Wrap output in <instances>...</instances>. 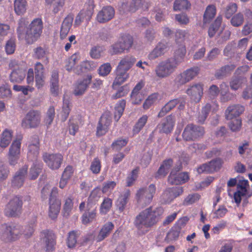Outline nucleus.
Masks as SVG:
<instances>
[{"label": "nucleus", "mask_w": 252, "mask_h": 252, "mask_svg": "<svg viewBox=\"0 0 252 252\" xmlns=\"http://www.w3.org/2000/svg\"><path fill=\"white\" fill-rule=\"evenodd\" d=\"M41 113L37 110H30L25 115L21 122V126L24 129L36 128L41 124Z\"/></svg>", "instance_id": "39448f33"}, {"label": "nucleus", "mask_w": 252, "mask_h": 252, "mask_svg": "<svg viewBox=\"0 0 252 252\" xmlns=\"http://www.w3.org/2000/svg\"><path fill=\"white\" fill-rule=\"evenodd\" d=\"M125 106L126 101L124 99L121 100L116 104L114 111V119L116 121H118L122 116Z\"/></svg>", "instance_id": "a19ab883"}, {"label": "nucleus", "mask_w": 252, "mask_h": 252, "mask_svg": "<svg viewBox=\"0 0 252 252\" xmlns=\"http://www.w3.org/2000/svg\"><path fill=\"white\" fill-rule=\"evenodd\" d=\"M57 189L54 188L50 193L48 215L52 219L57 218L61 209V202L57 198Z\"/></svg>", "instance_id": "9b49d317"}, {"label": "nucleus", "mask_w": 252, "mask_h": 252, "mask_svg": "<svg viewBox=\"0 0 252 252\" xmlns=\"http://www.w3.org/2000/svg\"><path fill=\"white\" fill-rule=\"evenodd\" d=\"M150 5L148 0H131L129 4L128 10L133 12L139 9L146 10L148 9Z\"/></svg>", "instance_id": "cd10ccee"}, {"label": "nucleus", "mask_w": 252, "mask_h": 252, "mask_svg": "<svg viewBox=\"0 0 252 252\" xmlns=\"http://www.w3.org/2000/svg\"><path fill=\"white\" fill-rule=\"evenodd\" d=\"M9 66L13 69L9 75L10 81L13 83H20L25 79L26 70L22 66H19L15 61L11 62Z\"/></svg>", "instance_id": "f8f14e48"}, {"label": "nucleus", "mask_w": 252, "mask_h": 252, "mask_svg": "<svg viewBox=\"0 0 252 252\" xmlns=\"http://www.w3.org/2000/svg\"><path fill=\"white\" fill-rule=\"evenodd\" d=\"M96 66L95 63L93 62L84 61L82 62L80 65L77 66L74 68V72L78 74H81L82 73L86 72L94 69Z\"/></svg>", "instance_id": "72a5a7b5"}, {"label": "nucleus", "mask_w": 252, "mask_h": 252, "mask_svg": "<svg viewBox=\"0 0 252 252\" xmlns=\"http://www.w3.org/2000/svg\"><path fill=\"white\" fill-rule=\"evenodd\" d=\"M164 210L162 207L153 209L150 207L136 216L133 224L139 233L144 235L155 226L162 218Z\"/></svg>", "instance_id": "f257e3e1"}, {"label": "nucleus", "mask_w": 252, "mask_h": 252, "mask_svg": "<svg viewBox=\"0 0 252 252\" xmlns=\"http://www.w3.org/2000/svg\"><path fill=\"white\" fill-rule=\"evenodd\" d=\"M175 122V117L172 115H168L165 120L158 125V128L160 133H169L171 132Z\"/></svg>", "instance_id": "a211bd4d"}, {"label": "nucleus", "mask_w": 252, "mask_h": 252, "mask_svg": "<svg viewBox=\"0 0 252 252\" xmlns=\"http://www.w3.org/2000/svg\"><path fill=\"white\" fill-rule=\"evenodd\" d=\"M236 67V65L234 63H230L222 66L216 71L215 76L217 79H223L230 75Z\"/></svg>", "instance_id": "393cba45"}, {"label": "nucleus", "mask_w": 252, "mask_h": 252, "mask_svg": "<svg viewBox=\"0 0 252 252\" xmlns=\"http://www.w3.org/2000/svg\"><path fill=\"white\" fill-rule=\"evenodd\" d=\"M203 85L200 83L194 84L187 91L186 93L195 102H199L203 94Z\"/></svg>", "instance_id": "aec40b11"}, {"label": "nucleus", "mask_w": 252, "mask_h": 252, "mask_svg": "<svg viewBox=\"0 0 252 252\" xmlns=\"http://www.w3.org/2000/svg\"><path fill=\"white\" fill-rule=\"evenodd\" d=\"M70 111V102L68 99H63L62 111L61 113V120L64 122L67 119Z\"/></svg>", "instance_id": "a18cd8bd"}, {"label": "nucleus", "mask_w": 252, "mask_h": 252, "mask_svg": "<svg viewBox=\"0 0 252 252\" xmlns=\"http://www.w3.org/2000/svg\"><path fill=\"white\" fill-rule=\"evenodd\" d=\"M73 207L72 200L70 198H67L65 201V203L63 207V216L65 218H67Z\"/></svg>", "instance_id": "bf43d9fd"}, {"label": "nucleus", "mask_w": 252, "mask_h": 252, "mask_svg": "<svg viewBox=\"0 0 252 252\" xmlns=\"http://www.w3.org/2000/svg\"><path fill=\"white\" fill-rule=\"evenodd\" d=\"M174 199L172 195V192L169 188H167L162 193L160 197V201L161 204H169Z\"/></svg>", "instance_id": "de8ad7c7"}, {"label": "nucleus", "mask_w": 252, "mask_h": 252, "mask_svg": "<svg viewBox=\"0 0 252 252\" xmlns=\"http://www.w3.org/2000/svg\"><path fill=\"white\" fill-rule=\"evenodd\" d=\"M128 71L125 70L122 68L117 67L116 69V77L113 83L112 87L116 89L117 86H120L125 82L129 77Z\"/></svg>", "instance_id": "b1692460"}, {"label": "nucleus", "mask_w": 252, "mask_h": 252, "mask_svg": "<svg viewBox=\"0 0 252 252\" xmlns=\"http://www.w3.org/2000/svg\"><path fill=\"white\" fill-rule=\"evenodd\" d=\"M216 13V7L214 5H210L207 7L203 16V22L208 23L214 17Z\"/></svg>", "instance_id": "58836bf2"}, {"label": "nucleus", "mask_w": 252, "mask_h": 252, "mask_svg": "<svg viewBox=\"0 0 252 252\" xmlns=\"http://www.w3.org/2000/svg\"><path fill=\"white\" fill-rule=\"evenodd\" d=\"M23 201L21 197L15 196L6 204L4 213L9 217H16L21 213Z\"/></svg>", "instance_id": "6e6552de"}, {"label": "nucleus", "mask_w": 252, "mask_h": 252, "mask_svg": "<svg viewBox=\"0 0 252 252\" xmlns=\"http://www.w3.org/2000/svg\"><path fill=\"white\" fill-rule=\"evenodd\" d=\"M50 84L51 92L52 94L57 95L59 90V75L58 72L56 70L52 72Z\"/></svg>", "instance_id": "4c0bfd02"}, {"label": "nucleus", "mask_w": 252, "mask_h": 252, "mask_svg": "<svg viewBox=\"0 0 252 252\" xmlns=\"http://www.w3.org/2000/svg\"><path fill=\"white\" fill-rule=\"evenodd\" d=\"M40 236L45 243L46 252H50L55 250L56 236L52 231L44 230L41 232Z\"/></svg>", "instance_id": "4468645a"}, {"label": "nucleus", "mask_w": 252, "mask_h": 252, "mask_svg": "<svg viewBox=\"0 0 252 252\" xmlns=\"http://www.w3.org/2000/svg\"><path fill=\"white\" fill-rule=\"evenodd\" d=\"M3 227V231L0 236V239L5 242L16 240L22 233V227L18 224H5Z\"/></svg>", "instance_id": "0eeeda50"}, {"label": "nucleus", "mask_w": 252, "mask_h": 252, "mask_svg": "<svg viewBox=\"0 0 252 252\" xmlns=\"http://www.w3.org/2000/svg\"><path fill=\"white\" fill-rule=\"evenodd\" d=\"M27 5L26 0H15L14 10L18 15H22L26 11Z\"/></svg>", "instance_id": "37998d69"}, {"label": "nucleus", "mask_w": 252, "mask_h": 252, "mask_svg": "<svg viewBox=\"0 0 252 252\" xmlns=\"http://www.w3.org/2000/svg\"><path fill=\"white\" fill-rule=\"evenodd\" d=\"M92 80V76L88 74L82 80H78L74 84L73 93L75 95L79 96L83 94L91 84Z\"/></svg>", "instance_id": "dca6fc26"}, {"label": "nucleus", "mask_w": 252, "mask_h": 252, "mask_svg": "<svg viewBox=\"0 0 252 252\" xmlns=\"http://www.w3.org/2000/svg\"><path fill=\"white\" fill-rule=\"evenodd\" d=\"M221 166V160L220 158H217L200 165L197 168V171L199 174L211 173L219 170Z\"/></svg>", "instance_id": "2eb2a0df"}, {"label": "nucleus", "mask_w": 252, "mask_h": 252, "mask_svg": "<svg viewBox=\"0 0 252 252\" xmlns=\"http://www.w3.org/2000/svg\"><path fill=\"white\" fill-rule=\"evenodd\" d=\"M39 145L29 144L28 147V158L29 160H35L39 154Z\"/></svg>", "instance_id": "79ce46f5"}, {"label": "nucleus", "mask_w": 252, "mask_h": 252, "mask_svg": "<svg viewBox=\"0 0 252 252\" xmlns=\"http://www.w3.org/2000/svg\"><path fill=\"white\" fill-rule=\"evenodd\" d=\"M28 166L24 165L15 172L11 180V186L19 189L22 187L28 174Z\"/></svg>", "instance_id": "ddd939ff"}, {"label": "nucleus", "mask_w": 252, "mask_h": 252, "mask_svg": "<svg viewBox=\"0 0 252 252\" xmlns=\"http://www.w3.org/2000/svg\"><path fill=\"white\" fill-rule=\"evenodd\" d=\"M95 216L96 212H94V210H92L91 212L86 211L82 217L83 223L86 224L92 222Z\"/></svg>", "instance_id": "052dcab7"}, {"label": "nucleus", "mask_w": 252, "mask_h": 252, "mask_svg": "<svg viewBox=\"0 0 252 252\" xmlns=\"http://www.w3.org/2000/svg\"><path fill=\"white\" fill-rule=\"evenodd\" d=\"M43 23L41 19H34L30 24L24 18L20 19L17 29L18 37L25 39L29 44L35 42L40 36L42 32Z\"/></svg>", "instance_id": "f03ea898"}, {"label": "nucleus", "mask_w": 252, "mask_h": 252, "mask_svg": "<svg viewBox=\"0 0 252 252\" xmlns=\"http://www.w3.org/2000/svg\"><path fill=\"white\" fill-rule=\"evenodd\" d=\"M189 179L188 172L180 173L175 175H169L168 178V182L171 185H180L187 182Z\"/></svg>", "instance_id": "bb28decb"}, {"label": "nucleus", "mask_w": 252, "mask_h": 252, "mask_svg": "<svg viewBox=\"0 0 252 252\" xmlns=\"http://www.w3.org/2000/svg\"><path fill=\"white\" fill-rule=\"evenodd\" d=\"M9 174V170L7 166L0 160V183L5 180Z\"/></svg>", "instance_id": "6e6d98bb"}, {"label": "nucleus", "mask_w": 252, "mask_h": 252, "mask_svg": "<svg viewBox=\"0 0 252 252\" xmlns=\"http://www.w3.org/2000/svg\"><path fill=\"white\" fill-rule=\"evenodd\" d=\"M237 10V5L236 3L232 2L230 3L226 7L224 11L225 17L227 19H229L232 17Z\"/></svg>", "instance_id": "13d9d810"}, {"label": "nucleus", "mask_w": 252, "mask_h": 252, "mask_svg": "<svg viewBox=\"0 0 252 252\" xmlns=\"http://www.w3.org/2000/svg\"><path fill=\"white\" fill-rule=\"evenodd\" d=\"M244 21L243 14L238 13L232 17L230 22L231 25L236 27L241 26Z\"/></svg>", "instance_id": "4d7b16f0"}, {"label": "nucleus", "mask_w": 252, "mask_h": 252, "mask_svg": "<svg viewBox=\"0 0 252 252\" xmlns=\"http://www.w3.org/2000/svg\"><path fill=\"white\" fill-rule=\"evenodd\" d=\"M229 123L228 126L231 130L233 132L238 131L240 130L242 126V121L240 119L231 120Z\"/></svg>", "instance_id": "69168bd1"}, {"label": "nucleus", "mask_w": 252, "mask_h": 252, "mask_svg": "<svg viewBox=\"0 0 252 252\" xmlns=\"http://www.w3.org/2000/svg\"><path fill=\"white\" fill-rule=\"evenodd\" d=\"M147 120L148 117L147 115H143L140 118L133 128L134 133H139L146 124Z\"/></svg>", "instance_id": "8fccbe9b"}, {"label": "nucleus", "mask_w": 252, "mask_h": 252, "mask_svg": "<svg viewBox=\"0 0 252 252\" xmlns=\"http://www.w3.org/2000/svg\"><path fill=\"white\" fill-rule=\"evenodd\" d=\"M114 9L110 6H108L104 7L98 13L96 19L99 23H104L111 20L114 17Z\"/></svg>", "instance_id": "6ab92c4d"}, {"label": "nucleus", "mask_w": 252, "mask_h": 252, "mask_svg": "<svg viewBox=\"0 0 252 252\" xmlns=\"http://www.w3.org/2000/svg\"><path fill=\"white\" fill-rule=\"evenodd\" d=\"M245 78L243 76L233 75L229 82V86L231 90L237 91L241 88Z\"/></svg>", "instance_id": "c9c22d12"}, {"label": "nucleus", "mask_w": 252, "mask_h": 252, "mask_svg": "<svg viewBox=\"0 0 252 252\" xmlns=\"http://www.w3.org/2000/svg\"><path fill=\"white\" fill-rule=\"evenodd\" d=\"M200 195L197 193L189 194L184 199L183 204L185 206L191 205L199 199Z\"/></svg>", "instance_id": "0e129e2a"}, {"label": "nucleus", "mask_w": 252, "mask_h": 252, "mask_svg": "<svg viewBox=\"0 0 252 252\" xmlns=\"http://www.w3.org/2000/svg\"><path fill=\"white\" fill-rule=\"evenodd\" d=\"M178 67V63L174 60L167 59L160 62L156 66L154 71L159 78H165L173 74Z\"/></svg>", "instance_id": "7ed1b4c3"}, {"label": "nucleus", "mask_w": 252, "mask_h": 252, "mask_svg": "<svg viewBox=\"0 0 252 252\" xmlns=\"http://www.w3.org/2000/svg\"><path fill=\"white\" fill-rule=\"evenodd\" d=\"M48 4L52 5V11L54 14L58 13L63 8L65 0H45Z\"/></svg>", "instance_id": "ea45409f"}, {"label": "nucleus", "mask_w": 252, "mask_h": 252, "mask_svg": "<svg viewBox=\"0 0 252 252\" xmlns=\"http://www.w3.org/2000/svg\"><path fill=\"white\" fill-rule=\"evenodd\" d=\"M189 82L193 80L199 73V68L194 66L184 71Z\"/></svg>", "instance_id": "603ef678"}, {"label": "nucleus", "mask_w": 252, "mask_h": 252, "mask_svg": "<svg viewBox=\"0 0 252 252\" xmlns=\"http://www.w3.org/2000/svg\"><path fill=\"white\" fill-rule=\"evenodd\" d=\"M211 109V104L209 103L206 104L202 108L200 112L198 113L197 118V122L200 124H204L210 112Z\"/></svg>", "instance_id": "e433bc0d"}, {"label": "nucleus", "mask_w": 252, "mask_h": 252, "mask_svg": "<svg viewBox=\"0 0 252 252\" xmlns=\"http://www.w3.org/2000/svg\"><path fill=\"white\" fill-rule=\"evenodd\" d=\"M204 133L205 130L203 126L190 124L185 127L182 136L186 141H194L202 137Z\"/></svg>", "instance_id": "1a4fd4ad"}, {"label": "nucleus", "mask_w": 252, "mask_h": 252, "mask_svg": "<svg viewBox=\"0 0 252 252\" xmlns=\"http://www.w3.org/2000/svg\"><path fill=\"white\" fill-rule=\"evenodd\" d=\"M186 54V49L184 47H181L176 50L175 52V55L173 58H170V59L174 60L178 63V66L182 63L184 60Z\"/></svg>", "instance_id": "3c124183"}, {"label": "nucleus", "mask_w": 252, "mask_h": 252, "mask_svg": "<svg viewBox=\"0 0 252 252\" xmlns=\"http://www.w3.org/2000/svg\"><path fill=\"white\" fill-rule=\"evenodd\" d=\"M130 195V192L129 190L127 189L122 193L117 199L116 202V206L120 213L124 211L129 200Z\"/></svg>", "instance_id": "a878e982"}, {"label": "nucleus", "mask_w": 252, "mask_h": 252, "mask_svg": "<svg viewBox=\"0 0 252 252\" xmlns=\"http://www.w3.org/2000/svg\"><path fill=\"white\" fill-rule=\"evenodd\" d=\"M112 200L109 198L104 199L100 206V212L103 214H106L112 207Z\"/></svg>", "instance_id": "338daca9"}, {"label": "nucleus", "mask_w": 252, "mask_h": 252, "mask_svg": "<svg viewBox=\"0 0 252 252\" xmlns=\"http://www.w3.org/2000/svg\"><path fill=\"white\" fill-rule=\"evenodd\" d=\"M114 227V224L111 222H108L105 224L100 230L96 237V239L97 242H100L108 237L110 235Z\"/></svg>", "instance_id": "2f4dec72"}, {"label": "nucleus", "mask_w": 252, "mask_h": 252, "mask_svg": "<svg viewBox=\"0 0 252 252\" xmlns=\"http://www.w3.org/2000/svg\"><path fill=\"white\" fill-rule=\"evenodd\" d=\"M81 235L79 230H72L69 231L67 235L66 243L67 246L70 249L74 248L77 243V240Z\"/></svg>", "instance_id": "c756f323"}, {"label": "nucleus", "mask_w": 252, "mask_h": 252, "mask_svg": "<svg viewBox=\"0 0 252 252\" xmlns=\"http://www.w3.org/2000/svg\"><path fill=\"white\" fill-rule=\"evenodd\" d=\"M21 142L20 140H14L11 145L8 153L19 156L20 153Z\"/></svg>", "instance_id": "680f3d73"}, {"label": "nucleus", "mask_w": 252, "mask_h": 252, "mask_svg": "<svg viewBox=\"0 0 252 252\" xmlns=\"http://www.w3.org/2000/svg\"><path fill=\"white\" fill-rule=\"evenodd\" d=\"M189 81L187 80L184 71L176 75L174 80L175 85L178 88L187 84Z\"/></svg>", "instance_id": "864d4df0"}, {"label": "nucleus", "mask_w": 252, "mask_h": 252, "mask_svg": "<svg viewBox=\"0 0 252 252\" xmlns=\"http://www.w3.org/2000/svg\"><path fill=\"white\" fill-rule=\"evenodd\" d=\"M167 48L166 42H159L154 49L149 54L148 58L151 61L155 60L163 55Z\"/></svg>", "instance_id": "5701e85b"}, {"label": "nucleus", "mask_w": 252, "mask_h": 252, "mask_svg": "<svg viewBox=\"0 0 252 252\" xmlns=\"http://www.w3.org/2000/svg\"><path fill=\"white\" fill-rule=\"evenodd\" d=\"M42 159L50 169L55 170L61 167L63 157L60 153L51 154L45 152L42 155Z\"/></svg>", "instance_id": "9d476101"}, {"label": "nucleus", "mask_w": 252, "mask_h": 252, "mask_svg": "<svg viewBox=\"0 0 252 252\" xmlns=\"http://www.w3.org/2000/svg\"><path fill=\"white\" fill-rule=\"evenodd\" d=\"M42 169L41 164L34 162L33 163L32 166L30 168L29 172V178L31 180L36 179L39 173L41 172Z\"/></svg>", "instance_id": "49530a36"}, {"label": "nucleus", "mask_w": 252, "mask_h": 252, "mask_svg": "<svg viewBox=\"0 0 252 252\" xmlns=\"http://www.w3.org/2000/svg\"><path fill=\"white\" fill-rule=\"evenodd\" d=\"M136 59L132 56H126L119 62L118 67L128 71L135 63Z\"/></svg>", "instance_id": "f704fd0d"}, {"label": "nucleus", "mask_w": 252, "mask_h": 252, "mask_svg": "<svg viewBox=\"0 0 252 252\" xmlns=\"http://www.w3.org/2000/svg\"><path fill=\"white\" fill-rule=\"evenodd\" d=\"M97 34L99 39L104 41H107L113 37L111 31L107 28L102 29L98 32Z\"/></svg>", "instance_id": "09e8293b"}, {"label": "nucleus", "mask_w": 252, "mask_h": 252, "mask_svg": "<svg viewBox=\"0 0 252 252\" xmlns=\"http://www.w3.org/2000/svg\"><path fill=\"white\" fill-rule=\"evenodd\" d=\"M181 98H175L168 101L160 110L158 114V117L164 116L168 112L174 108L177 104L182 103Z\"/></svg>", "instance_id": "7c9ffc66"}, {"label": "nucleus", "mask_w": 252, "mask_h": 252, "mask_svg": "<svg viewBox=\"0 0 252 252\" xmlns=\"http://www.w3.org/2000/svg\"><path fill=\"white\" fill-rule=\"evenodd\" d=\"M12 140V132L5 129L2 133L0 140V147L5 148L8 146Z\"/></svg>", "instance_id": "c03bdc74"}, {"label": "nucleus", "mask_w": 252, "mask_h": 252, "mask_svg": "<svg viewBox=\"0 0 252 252\" xmlns=\"http://www.w3.org/2000/svg\"><path fill=\"white\" fill-rule=\"evenodd\" d=\"M139 171V168L136 167L131 171V173L126 178V186L130 187L133 184L137 178V175Z\"/></svg>", "instance_id": "e2e57ef3"}, {"label": "nucleus", "mask_w": 252, "mask_h": 252, "mask_svg": "<svg viewBox=\"0 0 252 252\" xmlns=\"http://www.w3.org/2000/svg\"><path fill=\"white\" fill-rule=\"evenodd\" d=\"M73 20V17L69 16L64 19L60 31V37L61 39H63L67 36L72 26Z\"/></svg>", "instance_id": "473e14b6"}, {"label": "nucleus", "mask_w": 252, "mask_h": 252, "mask_svg": "<svg viewBox=\"0 0 252 252\" xmlns=\"http://www.w3.org/2000/svg\"><path fill=\"white\" fill-rule=\"evenodd\" d=\"M93 11L94 6L93 5H90L89 8L87 9H83L81 10L76 17L74 22V26H79L84 20L87 22H88L92 17Z\"/></svg>", "instance_id": "412c9836"}, {"label": "nucleus", "mask_w": 252, "mask_h": 252, "mask_svg": "<svg viewBox=\"0 0 252 252\" xmlns=\"http://www.w3.org/2000/svg\"><path fill=\"white\" fill-rule=\"evenodd\" d=\"M155 185L151 184L147 188H142L138 189L136 194L137 202L141 205L147 206L152 201L156 192Z\"/></svg>", "instance_id": "423d86ee"}, {"label": "nucleus", "mask_w": 252, "mask_h": 252, "mask_svg": "<svg viewBox=\"0 0 252 252\" xmlns=\"http://www.w3.org/2000/svg\"><path fill=\"white\" fill-rule=\"evenodd\" d=\"M132 44V37L129 34H125L110 46L108 52L111 55L121 54L125 51H128Z\"/></svg>", "instance_id": "20e7f679"}, {"label": "nucleus", "mask_w": 252, "mask_h": 252, "mask_svg": "<svg viewBox=\"0 0 252 252\" xmlns=\"http://www.w3.org/2000/svg\"><path fill=\"white\" fill-rule=\"evenodd\" d=\"M33 57L37 60H43V63L47 65L49 63V58L48 57V52L44 48L38 46L33 50Z\"/></svg>", "instance_id": "c85d7f7f"}, {"label": "nucleus", "mask_w": 252, "mask_h": 252, "mask_svg": "<svg viewBox=\"0 0 252 252\" xmlns=\"http://www.w3.org/2000/svg\"><path fill=\"white\" fill-rule=\"evenodd\" d=\"M158 94L155 93L149 95L143 105L144 109H147L149 108V107L158 99Z\"/></svg>", "instance_id": "774afa93"}, {"label": "nucleus", "mask_w": 252, "mask_h": 252, "mask_svg": "<svg viewBox=\"0 0 252 252\" xmlns=\"http://www.w3.org/2000/svg\"><path fill=\"white\" fill-rule=\"evenodd\" d=\"M111 123V117L107 114H103L100 117L96 128V136L98 137L104 135L108 130L109 126Z\"/></svg>", "instance_id": "f3484780"}, {"label": "nucleus", "mask_w": 252, "mask_h": 252, "mask_svg": "<svg viewBox=\"0 0 252 252\" xmlns=\"http://www.w3.org/2000/svg\"><path fill=\"white\" fill-rule=\"evenodd\" d=\"M189 5V1L187 0H176L173 8L175 11H181L187 9Z\"/></svg>", "instance_id": "5fc2aeb1"}, {"label": "nucleus", "mask_w": 252, "mask_h": 252, "mask_svg": "<svg viewBox=\"0 0 252 252\" xmlns=\"http://www.w3.org/2000/svg\"><path fill=\"white\" fill-rule=\"evenodd\" d=\"M244 110V107L240 104L229 106L225 111V118L227 120H232L234 118L238 117Z\"/></svg>", "instance_id": "4be33fe9"}]
</instances>
